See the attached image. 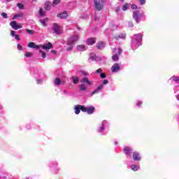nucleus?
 <instances>
[{
  "mask_svg": "<svg viewBox=\"0 0 179 179\" xmlns=\"http://www.w3.org/2000/svg\"><path fill=\"white\" fill-rule=\"evenodd\" d=\"M78 40H79V36L77 35H75L69 38V43L70 44H75V43H76V41H78Z\"/></svg>",
  "mask_w": 179,
  "mask_h": 179,
  "instance_id": "nucleus-11",
  "label": "nucleus"
},
{
  "mask_svg": "<svg viewBox=\"0 0 179 179\" xmlns=\"http://www.w3.org/2000/svg\"><path fill=\"white\" fill-rule=\"evenodd\" d=\"M58 3H61V0H54L52 5V6H55V5H58Z\"/></svg>",
  "mask_w": 179,
  "mask_h": 179,
  "instance_id": "nucleus-28",
  "label": "nucleus"
},
{
  "mask_svg": "<svg viewBox=\"0 0 179 179\" xmlns=\"http://www.w3.org/2000/svg\"><path fill=\"white\" fill-rule=\"evenodd\" d=\"M68 16V12L66 11H64L63 13L57 15V17H59L60 19H66Z\"/></svg>",
  "mask_w": 179,
  "mask_h": 179,
  "instance_id": "nucleus-17",
  "label": "nucleus"
},
{
  "mask_svg": "<svg viewBox=\"0 0 179 179\" xmlns=\"http://www.w3.org/2000/svg\"><path fill=\"white\" fill-rule=\"evenodd\" d=\"M89 59L90 61H100V58L97 55H94V53L90 54Z\"/></svg>",
  "mask_w": 179,
  "mask_h": 179,
  "instance_id": "nucleus-13",
  "label": "nucleus"
},
{
  "mask_svg": "<svg viewBox=\"0 0 179 179\" xmlns=\"http://www.w3.org/2000/svg\"><path fill=\"white\" fill-rule=\"evenodd\" d=\"M24 57H26L27 58H31V57H33V53L30 52H26L24 54Z\"/></svg>",
  "mask_w": 179,
  "mask_h": 179,
  "instance_id": "nucleus-26",
  "label": "nucleus"
},
{
  "mask_svg": "<svg viewBox=\"0 0 179 179\" xmlns=\"http://www.w3.org/2000/svg\"><path fill=\"white\" fill-rule=\"evenodd\" d=\"M87 45H93V44H96V38H89L87 39Z\"/></svg>",
  "mask_w": 179,
  "mask_h": 179,
  "instance_id": "nucleus-16",
  "label": "nucleus"
},
{
  "mask_svg": "<svg viewBox=\"0 0 179 179\" xmlns=\"http://www.w3.org/2000/svg\"><path fill=\"white\" fill-rule=\"evenodd\" d=\"M134 37L136 38V41L137 42V44H139V43H141V41H142L143 35H142V34H137L134 35Z\"/></svg>",
  "mask_w": 179,
  "mask_h": 179,
  "instance_id": "nucleus-15",
  "label": "nucleus"
},
{
  "mask_svg": "<svg viewBox=\"0 0 179 179\" xmlns=\"http://www.w3.org/2000/svg\"><path fill=\"white\" fill-rule=\"evenodd\" d=\"M131 9H138V6H136V5H135V4H133V5H131Z\"/></svg>",
  "mask_w": 179,
  "mask_h": 179,
  "instance_id": "nucleus-41",
  "label": "nucleus"
},
{
  "mask_svg": "<svg viewBox=\"0 0 179 179\" xmlns=\"http://www.w3.org/2000/svg\"><path fill=\"white\" fill-rule=\"evenodd\" d=\"M136 106H138V107L142 106V101H138L136 104Z\"/></svg>",
  "mask_w": 179,
  "mask_h": 179,
  "instance_id": "nucleus-47",
  "label": "nucleus"
},
{
  "mask_svg": "<svg viewBox=\"0 0 179 179\" xmlns=\"http://www.w3.org/2000/svg\"><path fill=\"white\" fill-rule=\"evenodd\" d=\"M138 12L134 11L133 13V18L136 22V23H139V21H138Z\"/></svg>",
  "mask_w": 179,
  "mask_h": 179,
  "instance_id": "nucleus-24",
  "label": "nucleus"
},
{
  "mask_svg": "<svg viewBox=\"0 0 179 179\" xmlns=\"http://www.w3.org/2000/svg\"><path fill=\"white\" fill-rule=\"evenodd\" d=\"M17 50L18 51H23V46L22 45H17Z\"/></svg>",
  "mask_w": 179,
  "mask_h": 179,
  "instance_id": "nucleus-35",
  "label": "nucleus"
},
{
  "mask_svg": "<svg viewBox=\"0 0 179 179\" xmlns=\"http://www.w3.org/2000/svg\"><path fill=\"white\" fill-rule=\"evenodd\" d=\"M44 9H45V10H50L51 9V2L46 1L44 4Z\"/></svg>",
  "mask_w": 179,
  "mask_h": 179,
  "instance_id": "nucleus-19",
  "label": "nucleus"
},
{
  "mask_svg": "<svg viewBox=\"0 0 179 179\" xmlns=\"http://www.w3.org/2000/svg\"><path fill=\"white\" fill-rule=\"evenodd\" d=\"M81 75H83V76H89V73H87V71H81Z\"/></svg>",
  "mask_w": 179,
  "mask_h": 179,
  "instance_id": "nucleus-30",
  "label": "nucleus"
},
{
  "mask_svg": "<svg viewBox=\"0 0 179 179\" xmlns=\"http://www.w3.org/2000/svg\"><path fill=\"white\" fill-rule=\"evenodd\" d=\"M129 27H134V23L130 22L129 23Z\"/></svg>",
  "mask_w": 179,
  "mask_h": 179,
  "instance_id": "nucleus-50",
  "label": "nucleus"
},
{
  "mask_svg": "<svg viewBox=\"0 0 179 179\" xmlns=\"http://www.w3.org/2000/svg\"><path fill=\"white\" fill-rule=\"evenodd\" d=\"M17 6L19 8V9H23V4L18 3H17Z\"/></svg>",
  "mask_w": 179,
  "mask_h": 179,
  "instance_id": "nucleus-33",
  "label": "nucleus"
},
{
  "mask_svg": "<svg viewBox=\"0 0 179 179\" xmlns=\"http://www.w3.org/2000/svg\"><path fill=\"white\" fill-rule=\"evenodd\" d=\"M30 48H35V50H39L40 54H41L42 58H45V53L48 52L49 50H52V45H43L42 49L39 45H29Z\"/></svg>",
  "mask_w": 179,
  "mask_h": 179,
  "instance_id": "nucleus-1",
  "label": "nucleus"
},
{
  "mask_svg": "<svg viewBox=\"0 0 179 179\" xmlns=\"http://www.w3.org/2000/svg\"><path fill=\"white\" fill-rule=\"evenodd\" d=\"M100 78H101V79H104V78H106V75L104 73H101Z\"/></svg>",
  "mask_w": 179,
  "mask_h": 179,
  "instance_id": "nucleus-44",
  "label": "nucleus"
},
{
  "mask_svg": "<svg viewBox=\"0 0 179 179\" xmlns=\"http://www.w3.org/2000/svg\"><path fill=\"white\" fill-rule=\"evenodd\" d=\"M104 42H103V41H99V43H98V45H104Z\"/></svg>",
  "mask_w": 179,
  "mask_h": 179,
  "instance_id": "nucleus-45",
  "label": "nucleus"
},
{
  "mask_svg": "<svg viewBox=\"0 0 179 179\" xmlns=\"http://www.w3.org/2000/svg\"><path fill=\"white\" fill-rule=\"evenodd\" d=\"M170 80H173V82H178L179 81V77L178 76H172L170 78Z\"/></svg>",
  "mask_w": 179,
  "mask_h": 179,
  "instance_id": "nucleus-27",
  "label": "nucleus"
},
{
  "mask_svg": "<svg viewBox=\"0 0 179 179\" xmlns=\"http://www.w3.org/2000/svg\"><path fill=\"white\" fill-rule=\"evenodd\" d=\"M111 71L113 73L118 72L120 71V64L115 63L111 67Z\"/></svg>",
  "mask_w": 179,
  "mask_h": 179,
  "instance_id": "nucleus-12",
  "label": "nucleus"
},
{
  "mask_svg": "<svg viewBox=\"0 0 179 179\" xmlns=\"http://www.w3.org/2000/svg\"><path fill=\"white\" fill-rule=\"evenodd\" d=\"M51 52H52L53 54H56L55 50H52Z\"/></svg>",
  "mask_w": 179,
  "mask_h": 179,
  "instance_id": "nucleus-54",
  "label": "nucleus"
},
{
  "mask_svg": "<svg viewBox=\"0 0 179 179\" xmlns=\"http://www.w3.org/2000/svg\"><path fill=\"white\" fill-rule=\"evenodd\" d=\"M135 48H138V47H137V46H132V47H131V49H132V50H135Z\"/></svg>",
  "mask_w": 179,
  "mask_h": 179,
  "instance_id": "nucleus-53",
  "label": "nucleus"
},
{
  "mask_svg": "<svg viewBox=\"0 0 179 179\" xmlns=\"http://www.w3.org/2000/svg\"><path fill=\"white\" fill-rule=\"evenodd\" d=\"M108 84V80H103V83L100 85L96 90H94L92 94H96V93H99L100 90H103L104 85Z\"/></svg>",
  "mask_w": 179,
  "mask_h": 179,
  "instance_id": "nucleus-4",
  "label": "nucleus"
},
{
  "mask_svg": "<svg viewBox=\"0 0 179 179\" xmlns=\"http://www.w3.org/2000/svg\"><path fill=\"white\" fill-rule=\"evenodd\" d=\"M44 45H52V43H48V44H45Z\"/></svg>",
  "mask_w": 179,
  "mask_h": 179,
  "instance_id": "nucleus-52",
  "label": "nucleus"
},
{
  "mask_svg": "<svg viewBox=\"0 0 179 179\" xmlns=\"http://www.w3.org/2000/svg\"><path fill=\"white\" fill-rule=\"evenodd\" d=\"M12 0H6L7 2H10Z\"/></svg>",
  "mask_w": 179,
  "mask_h": 179,
  "instance_id": "nucleus-59",
  "label": "nucleus"
},
{
  "mask_svg": "<svg viewBox=\"0 0 179 179\" xmlns=\"http://www.w3.org/2000/svg\"><path fill=\"white\" fill-rule=\"evenodd\" d=\"M94 5H95V9L96 10H101V8H103V6L100 3V0H94Z\"/></svg>",
  "mask_w": 179,
  "mask_h": 179,
  "instance_id": "nucleus-9",
  "label": "nucleus"
},
{
  "mask_svg": "<svg viewBox=\"0 0 179 179\" xmlns=\"http://www.w3.org/2000/svg\"><path fill=\"white\" fill-rule=\"evenodd\" d=\"M124 152L127 156H131V153H132V148L131 147H124Z\"/></svg>",
  "mask_w": 179,
  "mask_h": 179,
  "instance_id": "nucleus-14",
  "label": "nucleus"
},
{
  "mask_svg": "<svg viewBox=\"0 0 179 179\" xmlns=\"http://www.w3.org/2000/svg\"><path fill=\"white\" fill-rule=\"evenodd\" d=\"M66 80L65 79H61L59 78H56L54 80V85L55 86H60V85L65 84Z\"/></svg>",
  "mask_w": 179,
  "mask_h": 179,
  "instance_id": "nucleus-8",
  "label": "nucleus"
},
{
  "mask_svg": "<svg viewBox=\"0 0 179 179\" xmlns=\"http://www.w3.org/2000/svg\"><path fill=\"white\" fill-rule=\"evenodd\" d=\"M110 129V122L103 120L101 122L98 128V132L103 134L106 130Z\"/></svg>",
  "mask_w": 179,
  "mask_h": 179,
  "instance_id": "nucleus-3",
  "label": "nucleus"
},
{
  "mask_svg": "<svg viewBox=\"0 0 179 179\" xmlns=\"http://www.w3.org/2000/svg\"><path fill=\"white\" fill-rule=\"evenodd\" d=\"M72 81L74 85H78V83H79V78L73 76L72 77Z\"/></svg>",
  "mask_w": 179,
  "mask_h": 179,
  "instance_id": "nucleus-25",
  "label": "nucleus"
},
{
  "mask_svg": "<svg viewBox=\"0 0 179 179\" xmlns=\"http://www.w3.org/2000/svg\"><path fill=\"white\" fill-rule=\"evenodd\" d=\"M94 107L93 106H87V107H82V111L83 113H87V114H93V113H94Z\"/></svg>",
  "mask_w": 179,
  "mask_h": 179,
  "instance_id": "nucleus-5",
  "label": "nucleus"
},
{
  "mask_svg": "<svg viewBox=\"0 0 179 179\" xmlns=\"http://www.w3.org/2000/svg\"><path fill=\"white\" fill-rule=\"evenodd\" d=\"M76 50L77 51H85L86 47L85 45H78Z\"/></svg>",
  "mask_w": 179,
  "mask_h": 179,
  "instance_id": "nucleus-23",
  "label": "nucleus"
},
{
  "mask_svg": "<svg viewBox=\"0 0 179 179\" xmlns=\"http://www.w3.org/2000/svg\"><path fill=\"white\" fill-rule=\"evenodd\" d=\"M73 48V46L70 45L69 48H67V51H72V49Z\"/></svg>",
  "mask_w": 179,
  "mask_h": 179,
  "instance_id": "nucleus-42",
  "label": "nucleus"
},
{
  "mask_svg": "<svg viewBox=\"0 0 179 179\" xmlns=\"http://www.w3.org/2000/svg\"><path fill=\"white\" fill-rule=\"evenodd\" d=\"M52 29L55 34H61V30L62 28L61 27V26H59V24L54 23Z\"/></svg>",
  "mask_w": 179,
  "mask_h": 179,
  "instance_id": "nucleus-6",
  "label": "nucleus"
},
{
  "mask_svg": "<svg viewBox=\"0 0 179 179\" xmlns=\"http://www.w3.org/2000/svg\"><path fill=\"white\" fill-rule=\"evenodd\" d=\"M112 59H113V61H114V62H116L117 61H118V59H120V55L113 53V55L112 56Z\"/></svg>",
  "mask_w": 179,
  "mask_h": 179,
  "instance_id": "nucleus-22",
  "label": "nucleus"
},
{
  "mask_svg": "<svg viewBox=\"0 0 179 179\" xmlns=\"http://www.w3.org/2000/svg\"><path fill=\"white\" fill-rule=\"evenodd\" d=\"M23 14H17V17H22Z\"/></svg>",
  "mask_w": 179,
  "mask_h": 179,
  "instance_id": "nucleus-51",
  "label": "nucleus"
},
{
  "mask_svg": "<svg viewBox=\"0 0 179 179\" xmlns=\"http://www.w3.org/2000/svg\"><path fill=\"white\" fill-rule=\"evenodd\" d=\"M122 38H125V34H123L122 36Z\"/></svg>",
  "mask_w": 179,
  "mask_h": 179,
  "instance_id": "nucleus-56",
  "label": "nucleus"
},
{
  "mask_svg": "<svg viewBox=\"0 0 179 179\" xmlns=\"http://www.w3.org/2000/svg\"><path fill=\"white\" fill-rule=\"evenodd\" d=\"M39 15H40V16H43L44 15V11L43 10V8H41L39 9Z\"/></svg>",
  "mask_w": 179,
  "mask_h": 179,
  "instance_id": "nucleus-31",
  "label": "nucleus"
},
{
  "mask_svg": "<svg viewBox=\"0 0 179 179\" xmlns=\"http://www.w3.org/2000/svg\"><path fill=\"white\" fill-rule=\"evenodd\" d=\"M14 37H15L16 40H20L19 35L16 34Z\"/></svg>",
  "mask_w": 179,
  "mask_h": 179,
  "instance_id": "nucleus-48",
  "label": "nucleus"
},
{
  "mask_svg": "<svg viewBox=\"0 0 179 179\" xmlns=\"http://www.w3.org/2000/svg\"><path fill=\"white\" fill-rule=\"evenodd\" d=\"M141 155L139 154V152H134L133 153V159L135 161V162H141Z\"/></svg>",
  "mask_w": 179,
  "mask_h": 179,
  "instance_id": "nucleus-10",
  "label": "nucleus"
},
{
  "mask_svg": "<svg viewBox=\"0 0 179 179\" xmlns=\"http://www.w3.org/2000/svg\"><path fill=\"white\" fill-rule=\"evenodd\" d=\"M140 3H141V5H145L146 3V1L145 0H140Z\"/></svg>",
  "mask_w": 179,
  "mask_h": 179,
  "instance_id": "nucleus-38",
  "label": "nucleus"
},
{
  "mask_svg": "<svg viewBox=\"0 0 179 179\" xmlns=\"http://www.w3.org/2000/svg\"><path fill=\"white\" fill-rule=\"evenodd\" d=\"M80 82L81 83H83L80 85V90H81V92H86L87 89L86 87V85L87 86H91L92 85H93V82L89 80V78L87 77H84L83 78H82ZM85 83L86 85H85Z\"/></svg>",
  "mask_w": 179,
  "mask_h": 179,
  "instance_id": "nucleus-2",
  "label": "nucleus"
},
{
  "mask_svg": "<svg viewBox=\"0 0 179 179\" xmlns=\"http://www.w3.org/2000/svg\"><path fill=\"white\" fill-rule=\"evenodd\" d=\"M115 145H118V142L115 141Z\"/></svg>",
  "mask_w": 179,
  "mask_h": 179,
  "instance_id": "nucleus-58",
  "label": "nucleus"
},
{
  "mask_svg": "<svg viewBox=\"0 0 179 179\" xmlns=\"http://www.w3.org/2000/svg\"><path fill=\"white\" fill-rule=\"evenodd\" d=\"M176 99H177V100H178V101H179V96H176Z\"/></svg>",
  "mask_w": 179,
  "mask_h": 179,
  "instance_id": "nucleus-57",
  "label": "nucleus"
},
{
  "mask_svg": "<svg viewBox=\"0 0 179 179\" xmlns=\"http://www.w3.org/2000/svg\"><path fill=\"white\" fill-rule=\"evenodd\" d=\"M28 45H36V44L34 43V42H29V43H28Z\"/></svg>",
  "mask_w": 179,
  "mask_h": 179,
  "instance_id": "nucleus-46",
  "label": "nucleus"
},
{
  "mask_svg": "<svg viewBox=\"0 0 179 179\" xmlns=\"http://www.w3.org/2000/svg\"><path fill=\"white\" fill-rule=\"evenodd\" d=\"M41 23L42 26H47V24L45 23V20H41Z\"/></svg>",
  "mask_w": 179,
  "mask_h": 179,
  "instance_id": "nucleus-36",
  "label": "nucleus"
},
{
  "mask_svg": "<svg viewBox=\"0 0 179 179\" xmlns=\"http://www.w3.org/2000/svg\"><path fill=\"white\" fill-rule=\"evenodd\" d=\"M10 26L13 29V30H19V29H22V25L16 21H11L10 22Z\"/></svg>",
  "mask_w": 179,
  "mask_h": 179,
  "instance_id": "nucleus-7",
  "label": "nucleus"
},
{
  "mask_svg": "<svg viewBox=\"0 0 179 179\" xmlns=\"http://www.w3.org/2000/svg\"><path fill=\"white\" fill-rule=\"evenodd\" d=\"M96 73H101V72H103V69H99L96 71Z\"/></svg>",
  "mask_w": 179,
  "mask_h": 179,
  "instance_id": "nucleus-43",
  "label": "nucleus"
},
{
  "mask_svg": "<svg viewBox=\"0 0 179 179\" xmlns=\"http://www.w3.org/2000/svg\"><path fill=\"white\" fill-rule=\"evenodd\" d=\"M128 9V4L125 3L122 7V10H127Z\"/></svg>",
  "mask_w": 179,
  "mask_h": 179,
  "instance_id": "nucleus-34",
  "label": "nucleus"
},
{
  "mask_svg": "<svg viewBox=\"0 0 179 179\" xmlns=\"http://www.w3.org/2000/svg\"><path fill=\"white\" fill-rule=\"evenodd\" d=\"M32 1H36V0H32Z\"/></svg>",
  "mask_w": 179,
  "mask_h": 179,
  "instance_id": "nucleus-61",
  "label": "nucleus"
},
{
  "mask_svg": "<svg viewBox=\"0 0 179 179\" xmlns=\"http://www.w3.org/2000/svg\"><path fill=\"white\" fill-rule=\"evenodd\" d=\"M130 168H131V170H132L133 171H138L139 169H141V167H139V165H136V164L131 165Z\"/></svg>",
  "mask_w": 179,
  "mask_h": 179,
  "instance_id": "nucleus-20",
  "label": "nucleus"
},
{
  "mask_svg": "<svg viewBox=\"0 0 179 179\" xmlns=\"http://www.w3.org/2000/svg\"><path fill=\"white\" fill-rule=\"evenodd\" d=\"M43 20H45V22H47V20H48V18L46 17V18L43 19Z\"/></svg>",
  "mask_w": 179,
  "mask_h": 179,
  "instance_id": "nucleus-55",
  "label": "nucleus"
},
{
  "mask_svg": "<svg viewBox=\"0 0 179 179\" xmlns=\"http://www.w3.org/2000/svg\"><path fill=\"white\" fill-rule=\"evenodd\" d=\"M17 45H20V44H17Z\"/></svg>",
  "mask_w": 179,
  "mask_h": 179,
  "instance_id": "nucleus-60",
  "label": "nucleus"
},
{
  "mask_svg": "<svg viewBox=\"0 0 179 179\" xmlns=\"http://www.w3.org/2000/svg\"><path fill=\"white\" fill-rule=\"evenodd\" d=\"M26 31H27V33H28L29 34H34V30L27 29H26Z\"/></svg>",
  "mask_w": 179,
  "mask_h": 179,
  "instance_id": "nucleus-29",
  "label": "nucleus"
},
{
  "mask_svg": "<svg viewBox=\"0 0 179 179\" xmlns=\"http://www.w3.org/2000/svg\"><path fill=\"white\" fill-rule=\"evenodd\" d=\"M10 34H11V36H13V37H15V35H16V31H10Z\"/></svg>",
  "mask_w": 179,
  "mask_h": 179,
  "instance_id": "nucleus-39",
  "label": "nucleus"
},
{
  "mask_svg": "<svg viewBox=\"0 0 179 179\" xmlns=\"http://www.w3.org/2000/svg\"><path fill=\"white\" fill-rule=\"evenodd\" d=\"M16 17H17V14H15L13 17V20H15V19H16Z\"/></svg>",
  "mask_w": 179,
  "mask_h": 179,
  "instance_id": "nucleus-49",
  "label": "nucleus"
},
{
  "mask_svg": "<svg viewBox=\"0 0 179 179\" xmlns=\"http://www.w3.org/2000/svg\"><path fill=\"white\" fill-rule=\"evenodd\" d=\"M96 48L98 50H103L104 45H98V46H96Z\"/></svg>",
  "mask_w": 179,
  "mask_h": 179,
  "instance_id": "nucleus-37",
  "label": "nucleus"
},
{
  "mask_svg": "<svg viewBox=\"0 0 179 179\" xmlns=\"http://www.w3.org/2000/svg\"><path fill=\"white\" fill-rule=\"evenodd\" d=\"M121 52H122V49L120 47H117L113 49V54H117V55H121Z\"/></svg>",
  "mask_w": 179,
  "mask_h": 179,
  "instance_id": "nucleus-18",
  "label": "nucleus"
},
{
  "mask_svg": "<svg viewBox=\"0 0 179 179\" xmlns=\"http://www.w3.org/2000/svg\"><path fill=\"white\" fill-rule=\"evenodd\" d=\"M36 83L37 85H40L41 83H43V80L41 79L36 80Z\"/></svg>",
  "mask_w": 179,
  "mask_h": 179,
  "instance_id": "nucleus-40",
  "label": "nucleus"
},
{
  "mask_svg": "<svg viewBox=\"0 0 179 179\" xmlns=\"http://www.w3.org/2000/svg\"><path fill=\"white\" fill-rule=\"evenodd\" d=\"M1 16L3 17V19H8V14L6 13H2Z\"/></svg>",
  "mask_w": 179,
  "mask_h": 179,
  "instance_id": "nucleus-32",
  "label": "nucleus"
},
{
  "mask_svg": "<svg viewBox=\"0 0 179 179\" xmlns=\"http://www.w3.org/2000/svg\"><path fill=\"white\" fill-rule=\"evenodd\" d=\"M82 107H84V106H76L75 107V114H79V113H80V110L82 111Z\"/></svg>",
  "mask_w": 179,
  "mask_h": 179,
  "instance_id": "nucleus-21",
  "label": "nucleus"
}]
</instances>
